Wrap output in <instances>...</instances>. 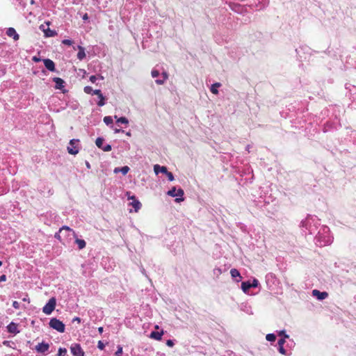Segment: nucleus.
Here are the masks:
<instances>
[{"mask_svg":"<svg viewBox=\"0 0 356 356\" xmlns=\"http://www.w3.org/2000/svg\"><path fill=\"white\" fill-rule=\"evenodd\" d=\"M315 235L314 242L319 247L329 245L332 241V236L330 234V229L327 226H321Z\"/></svg>","mask_w":356,"mask_h":356,"instance_id":"1","label":"nucleus"},{"mask_svg":"<svg viewBox=\"0 0 356 356\" xmlns=\"http://www.w3.org/2000/svg\"><path fill=\"white\" fill-rule=\"evenodd\" d=\"M300 226L307 230L309 234H316L321 227L320 220L315 216L308 215L301 221Z\"/></svg>","mask_w":356,"mask_h":356,"instance_id":"2","label":"nucleus"},{"mask_svg":"<svg viewBox=\"0 0 356 356\" xmlns=\"http://www.w3.org/2000/svg\"><path fill=\"white\" fill-rule=\"evenodd\" d=\"M65 232L67 233V236L73 235V237L76 236L75 232L68 226L64 225L60 227L59 231L55 234L54 237L64 245H65V241H64V238H63L62 235H64V233Z\"/></svg>","mask_w":356,"mask_h":356,"instance_id":"3","label":"nucleus"},{"mask_svg":"<svg viewBox=\"0 0 356 356\" xmlns=\"http://www.w3.org/2000/svg\"><path fill=\"white\" fill-rule=\"evenodd\" d=\"M167 195L170 197H176V202H180L184 201L183 196L184 195V191L181 188H179L177 189L175 186H173L170 190H169L167 192Z\"/></svg>","mask_w":356,"mask_h":356,"instance_id":"4","label":"nucleus"},{"mask_svg":"<svg viewBox=\"0 0 356 356\" xmlns=\"http://www.w3.org/2000/svg\"><path fill=\"white\" fill-rule=\"evenodd\" d=\"M49 327L56 331L63 333L65 330V324L56 318H52L49 323Z\"/></svg>","mask_w":356,"mask_h":356,"instance_id":"5","label":"nucleus"},{"mask_svg":"<svg viewBox=\"0 0 356 356\" xmlns=\"http://www.w3.org/2000/svg\"><path fill=\"white\" fill-rule=\"evenodd\" d=\"M80 140L79 139H72L70 140L69 145L67 147V152L70 154L76 155L79 153L80 146Z\"/></svg>","mask_w":356,"mask_h":356,"instance_id":"6","label":"nucleus"},{"mask_svg":"<svg viewBox=\"0 0 356 356\" xmlns=\"http://www.w3.org/2000/svg\"><path fill=\"white\" fill-rule=\"evenodd\" d=\"M56 305V298L54 297L51 298L49 300V301L46 303V305L43 307L42 312L47 315L51 314L55 309Z\"/></svg>","mask_w":356,"mask_h":356,"instance_id":"7","label":"nucleus"},{"mask_svg":"<svg viewBox=\"0 0 356 356\" xmlns=\"http://www.w3.org/2000/svg\"><path fill=\"white\" fill-rule=\"evenodd\" d=\"M49 22H45L44 24H41L39 27L46 38L54 37L57 35V32L55 30H51L49 28Z\"/></svg>","mask_w":356,"mask_h":356,"instance_id":"8","label":"nucleus"},{"mask_svg":"<svg viewBox=\"0 0 356 356\" xmlns=\"http://www.w3.org/2000/svg\"><path fill=\"white\" fill-rule=\"evenodd\" d=\"M49 349V344L45 341H42L39 343L37 346H35L33 350H35L38 353H41L46 355Z\"/></svg>","mask_w":356,"mask_h":356,"instance_id":"9","label":"nucleus"},{"mask_svg":"<svg viewBox=\"0 0 356 356\" xmlns=\"http://www.w3.org/2000/svg\"><path fill=\"white\" fill-rule=\"evenodd\" d=\"M70 350L73 356H85V353L79 343H72Z\"/></svg>","mask_w":356,"mask_h":356,"instance_id":"10","label":"nucleus"},{"mask_svg":"<svg viewBox=\"0 0 356 356\" xmlns=\"http://www.w3.org/2000/svg\"><path fill=\"white\" fill-rule=\"evenodd\" d=\"M104 138L102 137H98L95 140V145L97 147L104 152H109L112 149V147L109 144L104 145Z\"/></svg>","mask_w":356,"mask_h":356,"instance_id":"11","label":"nucleus"},{"mask_svg":"<svg viewBox=\"0 0 356 356\" xmlns=\"http://www.w3.org/2000/svg\"><path fill=\"white\" fill-rule=\"evenodd\" d=\"M312 296L316 298L318 300H323L328 297V293L326 291H320L317 289H314L312 292Z\"/></svg>","mask_w":356,"mask_h":356,"instance_id":"12","label":"nucleus"},{"mask_svg":"<svg viewBox=\"0 0 356 356\" xmlns=\"http://www.w3.org/2000/svg\"><path fill=\"white\" fill-rule=\"evenodd\" d=\"M339 124L338 121H327L323 125V131L327 132L332 129H337Z\"/></svg>","mask_w":356,"mask_h":356,"instance_id":"13","label":"nucleus"},{"mask_svg":"<svg viewBox=\"0 0 356 356\" xmlns=\"http://www.w3.org/2000/svg\"><path fill=\"white\" fill-rule=\"evenodd\" d=\"M44 67L47 70L50 72L56 71V66L54 62L49 58H44L42 59Z\"/></svg>","mask_w":356,"mask_h":356,"instance_id":"14","label":"nucleus"},{"mask_svg":"<svg viewBox=\"0 0 356 356\" xmlns=\"http://www.w3.org/2000/svg\"><path fill=\"white\" fill-rule=\"evenodd\" d=\"M94 93L97 95L99 101L97 102L99 106H103L106 104L105 97L103 95L102 91L99 89L94 90Z\"/></svg>","mask_w":356,"mask_h":356,"instance_id":"15","label":"nucleus"},{"mask_svg":"<svg viewBox=\"0 0 356 356\" xmlns=\"http://www.w3.org/2000/svg\"><path fill=\"white\" fill-rule=\"evenodd\" d=\"M6 33L8 36L13 38V40L15 41L18 40L19 38V34L17 33L16 30L13 27L7 29Z\"/></svg>","mask_w":356,"mask_h":356,"instance_id":"16","label":"nucleus"},{"mask_svg":"<svg viewBox=\"0 0 356 356\" xmlns=\"http://www.w3.org/2000/svg\"><path fill=\"white\" fill-rule=\"evenodd\" d=\"M7 330L9 333L17 334L19 332V330L17 328V324L11 322L7 325Z\"/></svg>","mask_w":356,"mask_h":356,"instance_id":"17","label":"nucleus"},{"mask_svg":"<svg viewBox=\"0 0 356 356\" xmlns=\"http://www.w3.org/2000/svg\"><path fill=\"white\" fill-rule=\"evenodd\" d=\"M53 81L55 83V88L56 89L62 90L65 87V81L60 77L53 78Z\"/></svg>","mask_w":356,"mask_h":356,"instance_id":"18","label":"nucleus"},{"mask_svg":"<svg viewBox=\"0 0 356 356\" xmlns=\"http://www.w3.org/2000/svg\"><path fill=\"white\" fill-rule=\"evenodd\" d=\"M230 274L232 277L236 282H239L241 281L242 277L239 273V271L236 268H232L230 270Z\"/></svg>","mask_w":356,"mask_h":356,"instance_id":"19","label":"nucleus"},{"mask_svg":"<svg viewBox=\"0 0 356 356\" xmlns=\"http://www.w3.org/2000/svg\"><path fill=\"white\" fill-rule=\"evenodd\" d=\"M131 199H132L133 201L130 203V204L134 207V211L138 212L142 206L140 202L136 200L134 195L131 197Z\"/></svg>","mask_w":356,"mask_h":356,"instance_id":"20","label":"nucleus"},{"mask_svg":"<svg viewBox=\"0 0 356 356\" xmlns=\"http://www.w3.org/2000/svg\"><path fill=\"white\" fill-rule=\"evenodd\" d=\"M154 171L156 175H158L159 173L165 174V172H167L168 169L165 166H161L158 164H156L154 166Z\"/></svg>","mask_w":356,"mask_h":356,"instance_id":"21","label":"nucleus"},{"mask_svg":"<svg viewBox=\"0 0 356 356\" xmlns=\"http://www.w3.org/2000/svg\"><path fill=\"white\" fill-rule=\"evenodd\" d=\"M78 53H77V58L80 60H83L86 58L85 48L81 45H78Z\"/></svg>","mask_w":356,"mask_h":356,"instance_id":"22","label":"nucleus"},{"mask_svg":"<svg viewBox=\"0 0 356 356\" xmlns=\"http://www.w3.org/2000/svg\"><path fill=\"white\" fill-rule=\"evenodd\" d=\"M73 238H75L74 242H75L76 244H77L78 248L79 250H82V249H83L86 247V241L83 239L79 238L77 237L76 234L75 237H73Z\"/></svg>","mask_w":356,"mask_h":356,"instance_id":"23","label":"nucleus"},{"mask_svg":"<svg viewBox=\"0 0 356 356\" xmlns=\"http://www.w3.org/2000/svg\"><path fill=\"white\" fill-rule=\"evenodd\" d=\"M251 288L252 286L250 280L245 281L241 283V289L244 293H247Z\"/></svg>","mask_w":356,"mask_h":356,"instance_id":"24","label":"nucleus"},{"mask_svg":"<svg viewBox=\"0 0 356 356\" xmlns=\"http://www.w3.org/2000/svg\"><path fill=\"white\" fill-rule=\"evenodd\" d=\"M130 168L129 166L127 165H124L123 167H121V168H115L113 170L114 173H118V172H122V175H125L128 173V172L129 171Z\"/></svg>","mask_w":356,"mask_h":356,"instance_id":"25","label":"nucleus"},{"mask_svg":"<svg viewBox=\"0 0 356 356\" xmlns=\"http://www.w3.org/2000/svg\"><path fill=\"white\" fill-rule=\"evenodd\" d=\"M163 332H158V331H152L150 334V338L154 339L155 340L159 341L162 338V335Z\"/></svg>","mask_w":356,"mask_h":356,"instance_id":"26","label":"nucleus"},{"mask_svg":"<svg viewBox=\"0 0 356 356\" xmlns=\"http://www.w3.org/2000/svg\"><path fill=\"white\" fill-rule=\"evenodd\" d=\"M221 86L220 83H214L211 85L210 90L213 94L217 95L218 93V88Z\"/></svg>","mask_w":356,"mask_h":356,"instance_id":"27","label":"nucleus"},{"mask_svg":"<svg viewBox=\"0 0 356 356\" xmlns=\"http://www.w3.org/2000/svg\"><path fill=\"white\" fill-rule=\"evenodd\" d=\"M162 76H163V79H156L155 82L159 84V85H161V84H163L164 82L165 81V80L168 79V74L167 72H163L162 73Z\"/></svg>","mask_w":356,"mask_h":356,"instance_id":"28","label":"nucleus"},{"mask_svg":"<svg viewBox=\"0 0 356 356\" xmlns=\"http://www.w3.org/2000/svg\"><path fill=\"white\" fill-rule=\"evenodd\" d=\"M117 123L122 124H127L129 123V120L126 117H120L117 119Z\"/></svg>","mask_w":356,"mask_h":356,"instance_id":"29","label":"nucleus"},{"mask_svg":"<svg viewBox=\"0 0 356 356\" xmlns=\"http://www.w3.org/2000/svg\"><path fill=\"white\" fill-rule=\"evenodd\" d=\"M275 276L273 273H268L266 275V280L267 284H268L270 281L273 282L275 280Z\"/></svg>","mask_w":356,"mask_h":356,"instance_id":"30","label":"nucleus"},{"mask_svg":"<svg viewBox=\"0 0 356 356\" xmlns=\"http://www.w3.org/2000/svg\"><path fill=\"white\" fill-rule=\"evenodd\" d=\"M266 339L268 341L273 342L276 339V336L273 333L267 334L266 336Z\"/></svg>","mask_w":356,"mask_h":356,"instance_id":"31","label":"nucleus"},{"mask_svg":"<svg viewBox=\"0 0 356 356\" xmlns=\"http://www.w3.org/2000/svg\"><path fill=\"white\" fill-rule=\"evenodd\" d=\"M94 90L92 89V88L91 86H85L84 88H83V91L86 93V94H89V95H95L94 93Z\"/></svg>","mask_w":356,"mask_h":356,"instance_id":"32","label":"nucleus"},{"mask_svg":"<svg viewBox=\"0 0 356 356\" xmlns=\"http://www.w3.org/2000/svg\"><path fill=\"white\" fill-rule=\"evenodd\" d=\"M104 122L109 126V125H112L113 124V118L111 116H105L104 118Z\"/></svg>","mask_w":356,"mask_h":356,"instance_id":"33","label":"nucleus"},{"mask_svg":"<svg viewBox=\"0 0 356 356\" xmlns=\"http://www.w3.org/2000/svg\"><path fill=\"white\" fill-rule=\"evenodd\" d=\"M241 309L242 311L246 312L247 314H252L251 307L247 305H241Z\"/></svg>","mask_w":356,"mask_h":356,"instance_id":"34","label":"nucleus"},{"mask_svg":"<svg viewBox=\"0 0 356 356\" xmlns=\"http://www.w3.org/2000/svg\"><path fill=\"white\" fill-rule=\"evenodd\" d=\"M67 353V349L65 348H59L58 350V356H66Z\"/></svg>","mask_w":356,"mask_h":356,"instance_id":"35","label":"nucleus"},{"mask_svg":"<svg viewBox=\"0 0 356 356\" xmlns=\"http://www.w3.org/2000/svg\"><path fill=\"white\" fill-rule=\"evenodd\" d=\"M277 334L282 338L289 339V335L286 333V331L284 330L277 332Z\"/></svg>","mask_w":356,"mask_h":356,"instance_id":"36","label":"nucleus"},{"mask_svg":"<svg viewBox=\"0 0 356 356\" xmlns=\"http://www.w3.org/2000/svg\"><path fill=\"white\" fill-rule=\"evenodd\" d=\"M348 85V84H346V88L350 90L351 92H354V94H356V87L354 86H351L350 84H349V86ZM353 99H356V98L355 97H353Z\"/></svg>","mask_w":356,"mask_h":356,"instance_id":"37","label":"nucleus"},{"mask_svg":"<svg viewBox=\"0 0 356 356\" xmlns=\"http://www.w3.org/2000/svg\"><path fill=\"white\" fill-rule=\"evenodd\" d=\"M151 74L153 78H156L159 76L160 72L159 70L154 68L151 72Z\"/></svg>","mask_w":356,"mask_h":356,"instance_id":"38","label":"nucleus"},{"mask_svg":"<svg viewBox=\"0 0 356 356\" xmlns=\"http://www.w3.org/2000/svg\"><path fill=\"white\" fill-rule=\"evenodd\" d=\"M165 175L167 176L168 179L170 181H172L175 179L174 175H173V174L171 172H169L168 170L167 172L165 173Z\"/></svg>","mask_w":356,"mask_h":356,"instance_id":"39","label":"nucleus"},{"mask_svg":"<svg viewBox=\"0 0 356 356\" xmlns=\"http://www.w3.org/2000/svg\"><path fill=\"white\" fill-rule=\"evenodd\" d=\"M259 285V282L258 280L256 278H253V280L251 281V286L252 288H257Z\"/></svg>","mask_w":356,"mask_h":356,"instance_id":"40","label":"nucleus"},{"mask_svg":"<svg viewBox=\"0 0 356 356\" xmlns=\"http://www.w3.org/2000/svg\"><path fill=\"white\" fill-rule=\"evenodd\" d=\"M122 347L120 345L118 346V350L115 353V356H122Z\"/></svg>","mask_w":356,"mask_h":356,"instance_id":"41","label":"nucleus"},{"mask_svg":"<svg viewBox=\"0 0 356 356\" xmlns=\"http://www.w3.org/2000/svg\"><path fill=\"white\" fill-rule=\"evenodd\" d=\"M277 350L282 355H286V350L282 346H278Z\"/></svg>","mask_w":356,"mask_h":356,"instance_id":"42","label":"nucleus"},{"mask_svg":"<svg viewBox=\"0 0 356 356\" xmlns=\"http://www.w3.org/2000/svg\"><path fill=\"white\" fill-rule=\"evenodd\" d=\"M62 43L63 44H65V45H68V46H70L72 44L73 42L72 40H70V39H64L63 41H62Z\"/></svg>","mask_w":356,"mask_h":356,"instance_id":"43","label":"nucleus"},{"mask_svg":"<svg viewBox=\"0 0 356 356\" xmlns=\"http://www.w3.org/2000/svg\"><path fill=\"white\" fill-rule=\"evenodd\" d=\"M97 348L101 350H104L105 348L104 343L102 341H99L97 343Z\"/></svg>","mask_w":356,"mask_h":356,"instance_id":"44","label":"nucleus"},{"mask_svg":"<svg viewBox=\"0 0 356 356\" xmlns=\"http://www.w3.org/2000/svg\"><path fill=\"white\" fill-rule=\"evenodd\" d=\"M166 345L169 347H172L175 345L174 340L172 339H168L166 341Z\"/></svg>","mask_w":356,"mask_h":356,"instance_id":"45","label":"nucleus"},{"mask_svg":"<svg viewBox=\"0 0 356 356\" xmlns=\"http://www.w3.org/2000/svg\"><path fill=\"white\" fill-rule=\"evenodd\" d=\"M62 236H63V238H64V241H65V240H67V239H72V238H73V235L67 236V232L64 233V235H62Z\"/></svg>","mask_w":356,"mask_h":356,"instance_id":"46","label":"nucleus"},{"mask_svg":"<svg viewBox=\"0 0 356 356\" xmlns=\"http://www.w3.org/2000/svg\"><path fill=\"white\" fill-rule=\"evenodd\" d=\"M222 273V270L219 268H216L213 269V274L216 275H219Z\"/></svg>","mask_w":356,"mask_h":356,"instance_id":"47","label":"nucleus"},{"mask_svg":"<svg viewBox=\"0 0 356 356\" xmlns=\"http://www.w3.org/2000/svg\"><path fill=\"white\" fill-rule=\"evenodd\" d=\"M97 79L98 77L96 75H92L90 76L89 80L94 83L97 80Z\"/></svg>","mask_w":356,"mask_h":356,"instance_id":"48","label":"nucleus"},{"mask_svg":"<svg viewBox=\"0 0 356 356\" xmlns=\"http://www.w3.org/2000/svg\"><path fill=\"white\" fill-rule=\"evenodd\" d=\"M286 338H281V339L278 341V346H284V343L286 342Z\"/></svg>","mask_w":356,"mask_h":356,"instance_id":"49","label":"nucleus"},{"mask_svg":"<svg viewBox=\"0 0 356 356\" xmlns=\"http://www.w3.org/2000/svg\"><path fill=\"white\" fill-rule=\"evenodd\" d=\"M13 307L15 309H19L20 305H19V303L17 301H14L13 302Z\"/></svg>","mask_w":356,"mask_h":356,"instance_id":"50","label":"nucleus"},{"mask_svg":"<svg viewBox=\"0 0 356 356\" xmlns=\"http://www.w3.org/2000/svg\"><path fill=\"white\" fill-rule=\"evenodd\" d=\"M11 343H13V342L10 341H3V344L8 347H11V345H10Z\"/></svg>","mask_w":356,"mask_h":356,"instance_id":"51","label":"nucleus"},{"mask_svg":"<svg viewBox=\"0 0 356 356\" xmlns=\"http://www.w3.org/2000/svg\"><path fill=\"white\" fill-rule=\"evenodd\" d=\"M32 60H33L34 62H35V63H38V62H40V61L42 60V59L41 58L38 57V56H33V58H32Z\"/></svg>","mask_w":356,"mask_h":356,"instance_id":"52","label":"nucleus"},{"mask_svg":"<svg viewBox=\"0 0 356 356\" xmlns=\"http://www.w3.org/2000/svg\"><path fill=\"white\" fill-rule=\"evenodd\" d=\"M7 279V277L6 275H1L0 276V282H6Z\"/></svg>","mask_w":356,"mask_h":356,"instance_id":"53","label":"nucleus"},{"mask_svg":"<svg viewBox=\"0 0 356 356\" xmlns=\"http://www.w3.org/2000/svg\"><path fill=\"white\" fill-rule=\"evenodd\" d=\"M76 322H78V323H80V322H81V318H80L79 317H77V316L74 317V318L72 319V323H74V322H76Z\"/></svg>","mask_w":356,"mask_h":356,"instance_id":"54","label":"nucleus"},{"mask_svg":"<svg viewBox=\"0 0 356 356\" xmlns=\"http://www.w3.org/2000/svg\"><path fill=\"white\" fill-rule=\"evenodd\" d=\"M115 133H120V132H124V131L122 130V129H115Z\"/></svg>","mask_w":356,"mask_h":356,"instance_id":"55","label":"nucleus"},{"mask_svg":"<svg viewBox=\"0 0 356 356\" xmlns=\"http://www.w3.org/2000/svg\"><path fill=\"white\" fill-rule=\"evenodd\" d=\"M86 165L87 168H88V169H90L91 168L90 163L87 161H86Z\"/></svg>","mask_w":356,"mask_h":356,"instance_id":"56","label":"nucleus"},{"mask_svg":"<svg viewBox=\"0 0 356 356\" xmlns=\"http://www.w3.org/2000/svg\"><path fill=\"white\" fill-rule=\"evenodd\" d=\"M29 298L28 297V295H26V296L24 298H23L22 300L26 302V301H29Z\"/></svg>","mask_w":356,"mask_h":356,"instance_id":"57","label":"nucleus"},{"mask_svg":"<svg viewBox=\"0 0 356 356\" xmlns=\"http://www.w3.org/2000/svg\"><path fill=\"white\" fill-rule=\"evenodd\" d=\"M98 331H99V332L100 334H102V333L103 332V331H104V328H103V327H99L98 328Z\"/></svg>","mask_w":356,"mask_h":356,"instance_id":"58","label":"nucleus"},{"mask_svg":"<svg viewBox=\"0 0 356 356\" xmlns=\"http://www.w3.org/2000/svg\"><path fill=\"white\" fill-rule=\"evenodd\" d=\"M88 19V14H85V15H83V19L86 20V19Z\"/></svg>","mask_w":356,"mask_h":356,"instance_id":"59","label":"nucleus"},{"mask_svg":"<svg viewBox=\"0 0 356 356\" xmlns=\"http://www.w3.org/2000/svg\"><path fill=\"white\" fill-rule=\"evenodd\" d=\"M296 54H297V55H299V54H300V49H296Z\"/></svg>","mask_w":356,"mask_h":356,"instance_id":"60","label":"nucleus"},{"mask_svg":"<svg viewBox=\"0 0 356 356\" xmlns=\"http://www.w3.org/2000/svg\"><path fill=\"white\" fill-rule=\"evenodd\" d=\"M250 147V146L249 145H248L246 146V150H247L248 152H250V151H249Z\"/></svg>","mask_w":356,"mask_h":356,"instance_id":"61","label":"nucleus"},{"mask_svg":"<svg viewBox=\"0 0 356 356\" xmlns=\"http://www.w3.org/2000/svg\"><path fill=\"white\" fill-rule=\"evenodd\" d=\"M126 135L128 136H131V132L130 131L126 132Z\"/></svg>","mask_w":356,"mask_h":356,"instance_id":"62","label":"nucleus"},{"mask_svg":"<svg viewBox=\"0 0 356 356\" xmlns=\"http://www.w3.org/2000/svg\"><path fill=\"white\" fill-rule=\"evenodd\" d=\"M31 4H34L35 3V0H31Z\"/></svg>","mask_w":356,"mask_h":356,"instance_id":"63","label":"nucleus"},{"mask_svg":"<svg viewBox=\"0 0 356 356\" xmlns=\"http://www.w3.org/2000/svg\"><path fill=\"white\" fill-rule=\"evenodd\" d=\"M99 78L100 79H102V80H103V79H104V77H103L102 76H101V75H99Z\"/></svg>","mask_w":356,"mask_h":356,"instance_id":"64","label":"nucleus"}]
</instances>
